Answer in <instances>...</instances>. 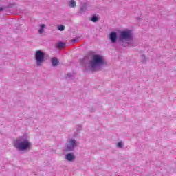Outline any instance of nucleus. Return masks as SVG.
<instances>
[{"instance_id": "obj_1", "label": "nucleus", "mask_w": 176, "mask_h": 176, "mask_svg": "<svg viewBox=\"0 0 176 176\" xmlns=\"http://www.w3.org/2000/svg\"><path fill=\"white\" fill-rule=\"evenodd\" d=\"M14 146L21 152H25V151H31L32 149V143L30 140V135L25 134L14 142Z\"/></svg>"}, {"instance_id": "obj_2", "label": "nucleus", "mask_w": 176, "mask_h": 176, "mask_svg": "<svg viewBox=\"0 0 176 176\" xmlns=\"http://www.w3.org/2000/svg\"><path fill=\"white\" fill-rule=\"evenodd\" d=\"M119 39L121 45L126 47L134 43V34L131 30L125 29L120 32Z\"/></svg>"}, {"instance_id": "obj_3", "label": "nucleus", "mask_w": 176, "mask_h": 176, "mask_svg": "<svg viewBox=\"0 0 176 176\" xmlns=\"http://www.w3.org/2000/svg\"><path fill=\"white\" fill-rule=\"evenodd\" d=\"M105 64H107V63L105 60H104V57L97 54L94 55L90 61V66L92 71H97L101 65H105Z\"/></svg>"}, {"instance_id": "obj_4", "label": "nucleus", "mask_w": 176, "mask_h": 176, "mask_svg": "<svg viewBox=\"0 0 176 176\" xmlns=\"http://www.w3.org/2000/svg\"><path fill=\"white\" fill-rule=\"evenodd\" d=\"M34 60L37 67H42L45 63V52L41 50H37L34 53Z\"/></svg>"}, {"instance_id": "obj_5", "label": "nucleus", "mask_w": 176, "mask_h": 176, "mask_svg": "<svg viewBox=\"0 0 176 176\" xmlns=\"http://www.w3.org/2000/svg\"><path fill=\"white\" fill-rule=\"evenodd\" d=\"M78 146V142L75 139L70 138L67 140V142L63 148V152H72L75 148Z\"/></svg>"}, {"instance_id": "obj_6", "label": "nucleus", "mask_w": 176, "mask_h": 176, "mask_svg": "<svg viewBox=\"0 0 176 176\" xmlns=\"http://www.w3.org/2000/svg\"><path fill=\"white\" fill-rule=\"evenodd\" d=\"M64 159L65 160H66V162H69V163H72L75 162L76 156H75V153H69L65 155Z\"/></svg>"}, {"instance_id": "obj_7", "label": "nucleus", "mask_w": 176, "mask_h": 176, "mask_svg": "<svg viewBox=\"0 0 176 176\" xmlns=\"http://www.w3.org/2000/svg\"><path fill=\"white\" fill-rule=\"evenodd\" d=\"M46 25L41 23L38 25V32L40 35H45L46 34Z\"/></svg>"}, {"instance_id": "obj_8", "label": "nucleus", "mask_w": 176, "mask_h": 176, "mask_svg": "<svg viewBox=\"0 0 176 176\" xmlns=\"http://www.w3.org/2000/svg\"><path fill=\"white\" fill-rule=\"evenodd\" d=\"M109 40L111 41V43H116V41H118V32H111L109 34Z\"/></svg>"}, {"instance_id": "obj_9", "label": "nucleus", "mask_w": 176, "mask_h": 176, "mask_svg": "<svg viewBox=\"0 0 176 176\" xmlns=\"http://www.w3.org/2000/svg\"><path fill=\"white\" fill-rule=\"evenodd\" d=\"M76 1L75 0H70L69 1L68 3H67V6H69V8H76Z\"/></svg>"}, {"instance_id": "obj_10", "label": "nucleus", "mask_w": 176, "mask_h": 176, "mask_svg": "<svg viewBox=\"0 0 176 176\" xmlns=\"http://www.w3.org/2000/svg\"><path fill=\"white\" fill-rule=\"evenodd\" d=\"M52 63L54 67H56V65H58V59L57 58L54 57L52 59Z\"/></svg>"}, {"instance_id": "obj_11", "label": "nucleus", "mask_w": 176, "mask_h": 176, "mask_svg": "<svg viewBox=\"0 0 176 176\" xmlns=\"http://www.w3.org/2000/svg\"><path fill=\"white\" fill-rule=\"evenodd\" d=\"M116 146H117V148L122 149V148H123V146H124V143H123V142H122V141H120L116 143Z\"/></svg>"}, {"instance_id": "obj_12", "label": "nucleus", "mask_w": 176, "mask_h": 176, "mask_svg": "<svg viewBox=\"0 0 176 176\" xmlns=\"http://www.w3.org/2000/svg\"><path fill=\"white\" fill-rule=\"evenodd\" d=\"M87 10V6L86 5L82 6L80 9V13H84Z\"/></svg>"}, {"instance_id": "obj_13", "label": "nucleus", "mask_w": 176, "mask_h": 176, "mask_svg": "<svg viewBox=\"0 0 176 176\" xmlns=\"http://www.w3.org/2000/svg\"><path fill=\"white\" fill-rule=\"evenodd\" d=\"M91 21H92L93 23H96L97 21H98V17L96 15H94L91 18Z\"/></svg>"}, {"instance_id": "obj_14", "label": "nucleus", "mask_w": 176, "mask_h": 176, "mask_svg": "<svg viewBox=\"0 0 176 176\" xmlns=\"http://www.w3.org/2000/svg\"><path fill=\"white\" fill-rule=\"evenodd\" d=\"M57 28L59 31H64L65 30V26L63 25H58Z\"/></svg>"}, {"instance_id": "obj_15", "label": "nucleus", "mask_w": 176, "mask_h": 176, "mask_svg": "<svg viewBox=\"0 0 176 176\" xmlns=\"http://www.w3.org/2000/svg\"><path fill=\"white\" fill-rule=\"evenodd\" d=\"M64 46H65V44L64 43H58V47L59 49H61V47H64Z\"/></svg>"}, {"instance_id": "obj_16", "label": "nucleus", "mask_w": 176, "mask_h": 176, "mask_svg": "<svg viewBox=\"0 0 176 176\" xmlns=\"http://www.w3.org/2000/svg\"><path fill=\"white\" fill-rule=\"evenodd\" d=\"M0 10H2V8H0Z\"/></svg>"}]
</instances>
